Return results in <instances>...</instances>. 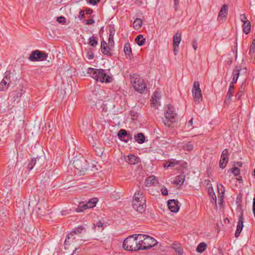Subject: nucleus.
Masks as SVG:
<instances>
[{"label":"nucleus","mask_w":255,"mask_h":255,"mask_svg":"<svg viewBox=\"0 0 255 255\" xmlns=\"http://www.w3.org/2000/svg\"><path fill=\"white\" fill-rule=\"evenodd\" d=\"M137 240L139 250L151 248L157 243L153 238L144 234H137Z\"/></svg>","instance_id":"2"},{"label":"nucleus","mask_w":255,"mask_h":255,"mask_svg":"<svg viewBox=\"0 0 255 255\" xmlns=\"http://www.w3.org/2000/svg\"><path fill=\"white\" fill-rule=\"evenodd\" d=\"M67 214V212L66 211H63L62 212V215H66Z\"/></svg>","instance_id":"61"},{"label":"nucleus","mask_w":255,"mask_h":255,"mask_svg":"<svg viewBox=\"0 0 255 255\" xmlns=\"http://www.w3.org/2000/svg\"><path fill=\"white\" fill-rule=\"evenodd\" d=\"M232 172L235 176H238L240 174V169L237 167L233 168L232 169Z\"/></svg>","instance_id":"39"},{"label":"nucleus","mask_w":255,"mask_h":255,"mask_svg":"<svg viewBox=\"0 0 255 255\" xmlns=\"http://www.w3.org/2000/svg\"><path fill=\"white\" fill-rule=\"evenodd\" d=\"M161 192L163 195L166 196L168 195V190L167 188L165 187H162L161 188Z\"/></svg>","instance_id":"45"},{"label":"nucleus","mask_w":255,"mask_h":255,"mask_svg":"<svg viewBox=\"0 0 255 255\" xmlns=\"http://www.w3.org/2000/svg\"><path fill=\"white\" fill-rule=\"evenodd\" d=\"M251 45L255 46V39L253 40Z\"/></svg>","instance_id":"59"},{"label":"nucleus","mask_w":255,"mask_h":255,"mask_svg":"<svg viewBox=\"0 0 255 255\" xmlns=\"http://www.w3.org/2000/svg\"><path fill=\"white\" fill-rule=\"evenodd\" d=\"M209 194H210V195L212 197V198L213 199V200L216 202V196L215 194L213 191V188H211V189H209Z\"/></svg>","instance_id":"38"},{"label":"nucleus","mask_w":255,"mask_h":255,"mask_svg":"<svg viewBox=\"0 0 255 255\" xmlns=\"http://www.w3.org/2000/svg\"><path fill=\"white\" fill-rule=\"evenodd\" d=\"M168 208L172 212L177 213L179 210V205L178 200L172 199L167 202Z\"/></svg>","instance_id":"12"},{"label":"nucleus","mask_w":255,"mask_h":255,"mask_svg":"<svg viewBox=\"0 0 255 255\" xmlns=\"http://www.w3.org/2000/svg\"><path fill=\"white\" fill-rule=\"evenodd\" d=\"M10 72L6 71L4 77L0 82V91H4L9 87L10 83Z\"/></svg>","instance_id":"8"},{"label":"nucleus","mask_w":255,"mask_h":255,"mask_svg":"<svg viewBox=\"0 0 255 255\" xmlns=\"http://www.w3.org/2000/svg\"><path fill=\"white\" fill-rule=\"evenodd\" d=\"M98 201V200L97 198H93L89 200L86 204L80 203L76 209V211L77 212H81L85 209L92 208L96 206Z\"/></svg>","instance_id":"6"},{"label":"nucleus","mask_w":255,"mask_h":255,"mask_svg":"<svg viewBox=\"0 0 255 255\" xmlns=\"http://www.w3.org/2000/svg\"><path fill=\"white\" fill-rule=\"evenodd\" d=\"M177 115L174 107L170 104L167 105L165 107V119L163 121L164 125L171 127L172 123L176 121Z\"/></svg>","instance_id":"3"},{"label":"nucleus","mask_w":255,"mask_h":255,"mask_svg":"<svg viewBox=\"0 0 255 255\" xmlns=\"http://www.w3.org/2000/svg\"><path fill=\"white\" fill-rule=\"evenodd\" d=\"M234 85H233L232 84H230L228 92V93L227 94V95H226V101L227 100L230 101L231 99V98H232V95H233V93L234 92Z\"/></svg>","instance_id":"30"},{"label":"nucleus","mask_w":255,"mask_h":255,"mask_svg":"<svg viewBox=\"0 0 255 255\" xmlns=\"http://www.w3.org/2000/svg\"><path fill=\"white\" fill-rule=\"evenodd\" d=\"M128 133L126 130L121 129L120 130L118 133V137L122 140L124 141L125 142H128V140L125 139V138L127 136Z\"/></svg>","instance_id":"23"},{"label":"nucleus","mask_w":255,"mask_h":255,"mask_svg":"<svg viewBox=\"0 0 255 255\" xmlns=\"http://www.w3.org/2000/svg\"><path fill=\"white\" fill-rule=\"evenodd\" d=\"M176 252H177L179 255H182L183 254V251L180 248H177L175 249Z\"/></svg>","instance_id":"51"},{"label":"nucleus","mask_w":255,"mask_h":255,"mask_svg":"<svg viewBox=\"0 0 255 255\" xmlns=\"http://www.w3.org/2000/svg\"><path fill=\"white\" fill-rule=\"evenodd\" d=\"M131 82L134 89L137 92L142 93L146 89V85L142 79L136 78Z\"/></svg>","instance_id":"9"},{"label":"nucleus","mask_w":255,"mask_h":255,"mask_svg":"<svg viewBox=\"0 0 255 255\" xmlns=\"http://www.w3.org/2000/svg\"><path fill=\"white\" fill-rule=\"evenodd\" d=\"M192 92L194 102L197 104H199L202 101L203 97L199 82H194Z\"/></svg>","instance_id":"5"},{"label":"nucleus","mask_w":255,"mask_h":255,"mask_svg":"<svg viewBox=\"0 0 255 255\" xmlns=\"http://www.w3.org/2000/svg\"><path fill=\"white\" fill-rule=\"evenodd\" d=\"M145 202L146 201H143V202H140V201H132V206L133 209L139 212V213H142L145 211Z\"/></svg>","instance_id":"11"},{"label":"nucleus","mask_w":255,"mask_h":255,"mask_svg":"<svg viewBox=\"0 0 255 255\" xmlns=\"http://www.w3.org/2000/svg\"><path fill=\"white\" fill-rule=\"evenodd\" d=\"M133 201H142L141 202H143V201H146L145 199L143 196V192L140 190H138L136 191L133 196Z\"/></svg>","instance_id":"19"},{"label":"nucleus","mask_w":255,"mask_h":255,"mask_svg":"<svg viewBox=\"0 0 255 255\" xmlns=\"http://www.w3.org/2000/svg\"><path fill=\"white\" fill-rule=\"evenodd\" d=\"M253 213L255 217V197L254 198L253 200Z\"/></svg>","instance_id":"55"},{"label":"nucleus","mask_w":255,"mask_h":255,"mask_svg":"<svg viewBox=\"0 0 255 255\" xmlns=\"http://www.w3.org/2000/svg\"><path fill=\"white\" fill-rule=\"evenodd\" d=\"M237 164H238L239 166H241V165H242V163H239V162H238V163H237Z\"/></svg>","instance_id":"63"},{"label":"nucleus","mask_w":255,"mask_h":255,"mask_svg":"<svg viewBox=\"0 0 255 255\" xmlns=\"http://www.w3.org/2000/svg\"><path fill=\"white\" fill-rule=\"evenodd\" d=\"M240 18L241 21H242L243 22H244L246 21H248V20H247V19L246 15L244 14L240 15Z\"/></svg>","instance_id":"47"},{"label":"nucleus","mask_w":255,"mask_h":255,"mask_svg":"<svg viewBox=\"0 0 255 255\" xmlns=\"http://www.w3.org/2000/svg\"><path fill=\"white\" fill-rule=\"evenodd\" d=\"M179 45H173V52L176 55L178 52Z\"/></svg>","instance_id":"48"},{"label":"nucleus","mask_w":255,"mask_h":255,"mask_svg":"<svg viewBox=\"0 0 255 255\" xmlns=\"http://www.w3.org/2000/svg\"><path fill=\"white\" fill-rule=\"evenodd\" d=\"M135 41L138 45L140 46L144 44L145 39L143 38L142 35L139 34L135 38Z\"/></svg>","instance_id":"29"},{"label":"nucleus","mask_w":255,"mask_h":255,"mask_svg":"<svg viewBox=\"0 0 255 255\" xmlns=\"http://www.w3.org/2000/svg\"><path fill=\"white\" fill-rule=\"evenodd\" d=\"M244 92V88H241L239 92L237 94V95L236 96V98L238 100H239L240 98L242 97V95L243 94V93Z\"/></svg>","instance_id":"40"},{"label":"nucleus","mask_w":255,"mask_h":255,"mask_svg":"<svg viewBox=\"0 0 255 255\" xmlns=\"http://www.w3.org/2000/svg\"><path fill=\"white\" fill-rule=\"evenodd\" d=\"M101 50L103 53L105 55H110L111 52V51L112 50V47L107 46V43L105 41H103L101 42Z\"/></svg>","instance_id":"17"},{"label":"nucleus","mask_w":255,"mask_h":255,"mask_svg":"<svg viewBox=\"0 0 255 255\" xmlns=\"http://www.w3.org/2000/svg\"><path fill=\"white\" fill-rule=\"evenodd\" d=\"M73 163L76 169L77 170L78 173L81 175L84 174L85 172L87 170L86 161L77 159L74 160Z\"/></svg>","instance_id":"10"},{"label":"nucleus","mask_w":255,"mask_h":255,"mask_svg":"<svg viewBox=\"0 0 255 255\" xmlns=\"http://www.w3.org/2000/svg\"><path fill=\"white\" fill-rule=\"evenodd\" d=\"M228 162V151L227 149H224L222 153L221 160L219 162L220 167L224 168Z\"/></svg>","instance_id":"14"},{"label":"nucleus","mask_w":255,"mask_h":255,"mask_svg":"<svg viewBox=\"0 0 255 255\" xmlns=\"http://www.w3.org/2000/svg\"><path fill=\"white\" fill-rule=\"evenodd\" d=\"M114 45V37L109 36L108 45L113 48Z\"/></svg>","instance_id":"43"},{"label":"nucleus","mask_w":255,"mask_h":255,"mask_svg":"<svg viewBox=\"0 0 255 255\" xmlns=\"http://www.w3.org/2000/svg\"><path fill=\"white\" fill-rule=\"evenodd\" d=\"M87 57L88 59L91 60L94 58V54L92 52H88L87 54Z\"/></svg>","instance_id":"49"},{"label":"nucleus","mask_w":255,"mask_h":255,"mask_svg":"<svg viewBox=\"0 0 255 255\" xmlns=\"http://www.w3.org/2000/svg\"><path fill=\"white\" fill-rule=\"evenodd\" d=\"M158 183V181L155 176H150L146 178L145 184L146 186H155Z\"/></svg>","instance_id":"15"},{"label":"nucleus","mask_w":255,"mask_h":255,"mask_svg":"<svg viewBox=\"0 0 255 255\" xmlns=\"http://www.w3.org/2000/svg\"><path fill=\"white\" fill-rule=\"evenodd\" d=\"M179 0H174V4H175V5H177L178 4V3H179Z\"/></svg>","instance_id":"58"},{"label":"nucleus","mask_w":255,"mask_h":255,"mask_svg":"<svg viewBox=\"0 0 255 255\" xmlns=\"http://www.w3.org/2000/svg\"><path fill=\"white\" fill-rule=\"evenodd\" d=\"M185 176L183 174H180L177 176L175 180L172 183L177 185H181L183 184L185 180Z\"/></svg>","instance_id":"22"},{"label":"nucleus","mask_w":255,"mask_h":255,"mask_svg":"<svg viewBox=\"0 0 255 255\" xmlns=\"http://www.w3.org/2000/svg\"><path fill=\"white\" fill-rule=\"evenodd\" d=\"M135 140L139 144H142L145 141V137L142 133H138L134 136Z\"/></svg>","instance_id":"25"},{"label":"nucleus","mask_w":255,"mask_h":255,"mask_svg":"<svg viewBox=\"0 0 255 255\" xmlns=\"http://www.w3.org/2000/svg\"><path fill=\"white\" fill-rule=\"evenodd\" d=\"M177 147L179 149H182L184 151H191L193 149V144L190 142H181L177 144Z\"/></svg>","instance_id":"13"},{"label":"nucleus","mask_w":255,"mask_h":255,"mask_svg":"<svg viewBox=\"0 0 255 255\" xmlns=\"http://www.w3.org/2000/svg\"><path fill=\"white\" fill-rule=\"evenodd\" d=\"M84 17V12L82 10H81L79 15V17L80 19H82Z\"/></svg>","instance_id":"54"},{"label":"nucleus","mask_w":255,"mask_h":255,"mask_svg":"<svg viewBox=\"0 0 255 255\" xmlns=\"http://www.w3.org/2000/svg\"><path fill=\"white\" fill-rule=\"evenodd\" d=\"M220 187L223 188V186L222 184L220 185L219 186H218V188L219 191H220Z\"/></svg>","instance_id":"60"},{"label":"nucleus","mask_w":255,"mask_h":255,"mask_svg":"<svg viewBox=\"0 0 255 255\" xmlns=\"http://www.w3.org/2000/svg\"><path fill=\"white\" fill-rule=\"evenodd\" d=\"M233 81L230 84H232L233 85H234V83H236L237 82L240 75V70L238 67L235 68V70L233 71Z\"/></svg>","instance_id":"24"},{"label":"nucleus","mask_w":255,"mask_h":255,"mask_svg":"<svg viewBox=\"0 0 255 255\" xmlns=\"http://www.w3.org/2000/svg\"><path fill=\"white\" fill-rule=\"evenodd\" d=\"M89 44L90 46L95 47L98 44L97 38L95 36H92L89 38Z\"/></svg>","instance_id":"35"},{"label":"nucleus","mask_w":255,"mask_h":255,"mask_svg":"<svg viewBox=\"0 0 255 255\" xmlns=\"http://www.w3.org/2000/svg\"><path fill=\"white\" fill-rule=\"evenodd\" d=\"M6 217V213L4 211L3 208L0 209V219L2 220Z\"/></svg>","instance_id":"44"},{"label":"nucleus","mask_w":255,"mask_h":255,"mask_svg":"<svg viewBox=\"0 0 255 255\" xmlns=\"http://www.w3.org/2000/svg\"><path fill=\"white\" fill-rule=\"evenodd\" d=\"M75 235H75L72 231L69 233L67 235V237L65 240V244H69V240L70 239L74 240L75 238Z\"/></svg>","instance_id":"36"},{"label":"nucleus","mask_w":255,"mask_h":255,"mask_svg":"<svg viewBox=\"0 0 255 255\" xmlns=\"http://www.w3.org/2000/svg\"><path fill=\"white\" fill-rule=\"evenodd\" d=\"M124 51L127 56H130L131 54V48L129 43H126L125 44Z\"/></svg>","instance_id":"31"},{"label":"nucleus","mask_w":255,"mask_h":255,"mask_svg":"<svg viewBox=\"0 0 255 255\" xmlns=\"http://www.w3.org/2000/svg\"><path fill=\"white\" fill-rule=\"evenodd\" d=\"M142 24V22L141 19L136 18L133 22V26L135 29H139Z\"/></svg>","instance_id":"32"},{"label":"nucleus","mask_w":255,"mask_h":255,"mask_svg":"<svg viewBox=\"0 0 255 255\" xmlns=\"http://www.w3.org/2000/svg\"><path fill=\"white\" fill-rule=\"evenodd\" d=\"M243 218L242 215L240 216L239 219L238 225L237 226V229L235 232V237L238 238L243 229Z\"/></svg>","instance_id":"18"},{"label":"nucleus","mask_w":255,"mask_h":255,"mask_svg":"<svg viewBox=\"0 0 255 255\" xmlns=\"http://www.w3.org/2000/svg\"><path fill=\"white\" fill-rule=\"evenodd\" d=\"M137 234H134L127 238L123 244V248L128 251H136L139 250L137 242Z\"/></svg>","instance_id":"4"},{"label":"nucleus","mask_w":255,"mask_h":255,"mask_svg":"<svg viewBox=\"0 0 255 255\" xmlns=\"http://www.w3.org/2000/svg\"><path fill=\"white\" fill-rule=\"evenodd\" d=\"M192 46H193V48H194V49L195 50H196V49L197 48V42L196 40H193Z\"/></svg>","instance_id":"50"},{"label":"nucleus","mask_w":255,"mask_h":255,"mask_svg":"<svg viewBox=\"0 0 255 255\" xmlns=\"http://www.w3.org/2000/svg\"><path fill=\"white\" fill-rule=\"evenodd\" d=\"M94 23H95V20L93 19H90L89 20H86V24L87 25H90V24H92Z\"/></svg>","instance_id":"53"},{"label":"nucleus","mask_w":255,"mask_h":255,"mask_svg":"<svg viewBox=\"0 0 255 255\" xmlns=\"http://www.w3.org/2000/svg\"><path fill=\"white\" fill-rule=\"evenodd\" d=\"M85 227L82 226H79L77 228H74L72 231L76 235H79L82 233V231L85 230Z\"/></svg>","instance_id":"34"},{"label":"nucleus","mask_w":255,"mask_h":255,"mask_svg":"<svg viewBox=\"0 0 255 255\" xmlns=\"http://www.w3.org/2000/svg\"><path fill=\"white\" fill-rule=\"evenodd\" d=\"M14 245V243H12L10 245V247H12L13 245Z\"/></svg>","instance_id":"62"},{"label":"nucleus","mask_w":255,"mask_h":255,"mask_svg":"<svg viewBox=\"0 0 255 255\" xmlns=\"http://www.w3.org/2000/svg\"><path fill=\"white\" fill-rule=\"evenodd\" d=\"M193 118L191 119V120L189 121V125L188 126V127L189 126H191V128H190V129H192V125H193Z\"/></svg>","instance_id":"57"},{"label":"nucleus","mask_w":255,"mask_h":255,"mask_svg":"<svg viewBox=\"0 0 255 255\" xmlns=\"http://www.w3.org/2000/svg\"><path fill=\"white\" fill-rule=\"evenodd\" d=\"M125 160L130 164H135L138 162L137 157L133 154H130L125 157Z\"/></svg>","instance_id":"20"},{"label":"nucleus","mask_w":255,"mask_h":255,"mask_svg":"<svg viewBox=\"0 0 255 255\" xmlns=\"http://www.w3.org/2000/svg\"><path fill=\"white\" fill-rule=\"evenodd\" d=\"M181 41V34L177 32L173 36V45H179Z\"/></svg>","instance_id":"28"},{"label":"nucleus","mask_w":255,"mask_h":255,"mask_svg":"<svg viewBox=\"0 0 255 255\" xmlns=\"http://www.w3.org/2000/svg\"><path fill=\"white\" fill-rule=\"evenodd\" d=\"M115 30H110V35H109V36H110V37L112 36V37H114V34H115Z\"/></svg>","instance_id":"56"},{"label":"nucleus","mask_w":255,"mask_h":255,"mask_svg":"<svg viewBox=\"0 0 255 255\" xmlns=\"http://www.w3.org/2000/svg\"><path fill=\"white\" fill-rule=\"evenodd\" d=\"M251 27V23L249 20L243 22V31L246 34H248L250 32Z\"/></svg>","instance_id":"27"},{"label":"nucleus","mask_w":255,"mask_h":255,"mask_svg":"<svg viewBox=\"0 0 255 255\" xmlns=\"http://www.w3.org/2000/svg\"><path fill=\"white\" fill-rule=\"evenodd\" d=\"M77 249H76L74 250V253H76V252H77Z\"/></svg>","instance_id":"64"},{"label":"nucleus","mask_w":255,"mask_h":255,"mask_svg":"<svg viewBox=\"0 0 255 255\" xmlns=\"http://www.w3.org/2000/svg\"><path fill=\"white\" fill-rule=\"evenodd\" d=\"M255 53V46L251 45L250 51H249V54L250 55L251 57H252L254 54Z\"/></svg>","instance_id":"41"},{"label":"nucleus","mask_w":255,"mask_h":255,"mask_svg":"<svg viewBox=\"0 0 255 255\" xmlns=\"http://www.w3.org/2000/svg\"><path fill=\"white\" fill-rule=\"evenodd\" d=\"M160 98V94L157 92L155 91L152 97L151 102V104L155 107H157L160 105L159 100Z\"/></svg>","instance_id":"16"},{"label":"nucleus","mask_w":255,"mask_h":255,"mask_svg":"<svg viewBox=\"0 0 255 255\" xmlns=\"http://www.w3.org/2000/svg\"><path fill=\"white\" fill-rule=\"evenodd\" d=\"M87 72L97 82L109 83L112 81V76L106 70L89 68Z\"/></svg>","instance_id":"1"},{"label":"nucleus","mask_w":255,"mask_h":255,"mask_svg":"<svg viewBox=\"0 0 255 255\" xmlns=\"http://www.w3.org/2000/svg\"><path fill=\"white\" fill-rule=\"evenodd\" d=\"M39 159L35 158L32 159L31 161L28 163L27 165V169L29 171L32 170L33 168L34 165L36 164V161L38 160Z\"/></svg>","instance_id":"37"},{"label":"nucleus","mask_w":255,"mask_h":255,"mask_svg":"<svg viewBox=\"0 0 255 255\" xmlns=\"http://www.w3.org/2000/svg\"><path fill=\"white\" fill-rule=\"evenodd\" d=\"M179 164V161L176 160L175 159H171L166 162V163L164 165V167H174L176 165Z\"/></svg>","instance_id":"26"},{"label":"nucleus","mask_w":255,"mask_h":255,"mask_svg":"<svg viewBox=\"0 0 255 255\" xmlns=\"http://www.w3.org/2000/svg\"><path fill=\"white\" fill-rule=\"evenodd\" d=\"M48 54L43 51L38 50L32 51L29 57V59L31 61H36L38 60H44L47 59Z\"/></svg>","instance_id":"7"},{"label":"nucleus","mask_w":255,"mask_h":255,"mask_svg":"<svg viewBox=\"0 0 255 255\" xmlns=\"http://www.w3.org/2000/svg\"><path fill=\"white\" fill-rule=\"evenodd\" d=\"M103 226V224L101 221H99L96 224H94V228L95 229L96 227L102 228Z\"/></svg>","instance_id":"46"},{"label":"nucleus","mask_w":255,"mask_h":255,"mask_svg":"<svg viewBox=\"0 0 255 255\" xmlns=\"http://www.w3.org/2000/svg\"><path fill=\"white\" fill-rule=\"evenodd\" d=\"M228 13V6L227 5L224 4L223 5L219 12V15H218V18L220 20L223 18H225L226 17V15Z\"/></svg>","instance_id":"21"},{"label":"nucleus","mask_w":255,"mask_h":255,"mask_svg":"<svg viewBox=\"0 0 255 255\" xmlns=\"http://www.w3.org/2000/svg\"><path fill=\"white\" fill-rule=\"evenodd\" d=\"M100 0H87L88 2H89L90 3L92 4H93V5L96 4Z\"/></svg>","instance_id":"52"},{"label":"nucleus","mask_w":255,"mask_h":255,"mask_svg":"<svg viewBox=\"0 0 255 255\" xmlns=\"http://www.w3.org/2000/svg\"><path fill=\"white\" fill-rule=\"evenodd\" d=\"M57 21L60 23H64L66 22V18L64 16L57 17Z\"/></svg>","instance_id":"42"},{"label":"nucleus","mask_w":255,"mask_h":255,"mask_svg":"<svg viewBox=\"0 0 255 255\" xmlns=\"http://www.w3.org/2000/svg\"><path fill=\"white\" fill-rule=\"evenodd\" d=\"M207 248V245L206 243L202 242L199 244V245L197 246L196 251L198 253H202Z\"/></svg>","instance_id":"33"}]
</instances>
